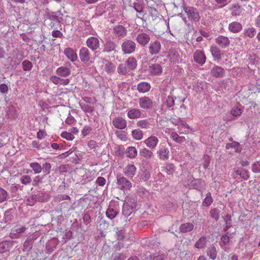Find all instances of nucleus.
<instances>
[{
    "mask_svg": "<svg viewBox=\"0 0 260 260\" xmlns=\"http://www.w3.org/2000/svg\"><path fill=\"white\" fill-rule=\"evenodd\" d=\"M242 109L240 106H236L233 108L231 110V114L234 116H239L242 114Z\"/></svg>",
    "mask_w": 260,
    "mask_h": 260,
    "instance_id": "50",
    "label": "nucleus"
},
{
    "mask_svg": "<svg viewBox=\"0 0 260 260\" xmlns=\"http://www.w3.org/2000/svg\"><path fill=\"white\" fill-rule=\"evenodd\" d=\"M139 107L144 110L151 109L153 107L152 100L148 96H143L139 99Z\"/></svg>",
    "mask_w": 260,
    "mask_h": 260,
    "instance_id": "7",
    "label": "nucleus"
},
{
    "mask_svg": "<svg viewBox=\"0 0 260 260\" xmlns=\"http://www.w3.org/2000/svg\"><path fill=\"white\" fill-rule=\"evenodd\" d=\"M136 40L141 46L145 47L149 43L150 38L147 33L140 32L137 35Z\"/></svg>",
    "mask_w": 260,
    "mask_h": 260,
    "instance_id": "9",
    "label": "nucleus"
},
{
    "mask_svg": "<svg viewBox=\"0 0 260 260\" xmlns=\"http://www.w3.org/2000/svg\"><path fill=\"white\" fill-rule=\"evenodd\" d=\"M210 74L217 78H222L225 75V70L221 67L214 65L210 70Z\"/></svg>",
    "mask_w": 260,
    "mask_h": 260,
    "instance_id": "12",
    "label": "nucleus"
},
{
    "mask_svg": "<svg viewBox=\"0 0 260 260\" xmlns=\"http://www.w3.org/2000/svg\"><path fill=\"white\" fill-rule=\"evenodd\" d=\"M242 28V25L237 21L231 23L229 25V30L234 33L239 32Z\"/></svg>",
    "mask_w": 260,
    "mask_h": 260,
    "instance_id": "30",
    "label": "nucleus"
},
{
    "mask_svg": "<svg viewBox=\"0 0 260 260\" xmlns=\"http://www.w3.org/2000/svg\"><path fill=\"white\" fill-rule=\"evenodd\" d=\"M149 258L150 260H165L164 255L159 253L149 255Z\"/></svg>",
    "mask_w": 260,
    "mask_h": 260,
    "instance_id": "49",
    "label": "nucleus"
},
{
    "mask_svg": "<svg viewBox=\"0 0 260 260\" xmlns=\"http://www.w3.org/2000/svg\"><path fill=\"white\" fill-rule=\"evenodd\" d=\"M51 166L49 162H46L43 164L42 167L43 172L46 174H48L50 172Z\"/></svg>",
    "mask_w": 260,
    "mask_h": 260,
    "instance_id": "62",
    "label": "nucleus"
},
{
    "mask_svg": "<svg viewBox=\"0 0 260 260\" xmlns=\"http://www.w3.org/2000/svg\"><path fill=\"white\" fill-rule=\"evenodd\" d=\"M121 48L124 54H130L135 52L137 44L132 40L125 39L121 44Z\"/></svg>",
    "mask_w": 260,
    "mask_h": 260,
    "instance_id": "2",
    "label": "nucleus"
},
{
    "mask_svg": "<svg viewBox=\"0 0 260 260\" xmlns=\"http://www.w3.org/2000/svg\"><path fill=\"white\" fill-rule=\"evenodd\" d=\"M222 218L225 222L223 225V231L225 232L232 226V215L228 214Z\"/></svg>",
    "mask_w": 260,
    "mask_h": 260,
    "instance_id": "25",
    "label": "nucleus"
},
{
    "mask_svg": "<svg viewBox=\"0 0 260 260\" xmlns=\"http://www.w3.org/2000/svg\"><path fill=\"white\" fill-rule=\"evenodd\" d=\"M8 193L4 188L0 187V203H3L7 200Z\"/></svg>",
    "mask_w": 260,
    "mask_h": 260,
    "instance_id": "52",
    "label": "nucleus"
},
{
    "mask_svg": "<svg viewBox=\"0 0 260 260\" xmlns=\"http://www.w3.org/2000/svg\"><path fill=\"white\" fill-rule=\"evenodd\" d=\"M183 10L186 14L187 18L192 23H197L200 20L201 17L198 9L193 7H183Z\"/></svg>",
    "mask_w": 260,
    "mask_h": 260,
    "instance_id": "1",
    "label": "nucleus"
},
{
    "mask_svg": "<svg viewBox=\"0 0 260 260\" xmlns=\"http://www.w3.org/2000/svg\"><path fill=\"white\" fill-rule=\"evenodd\" d=\"M193 59L197 63L203 65L206 62V57L203 51L197 50L193 54Z\"/></svg>",
    "mask_w": 260,
    "mask_h": 260,
    "instance_id": "14",
    "label": "nucleus"
},
{
    "mask_svg": "<svg viewBox=\"0 0 260 260\" xmlns=\"http://www.w3.org/2000/svg\"><path fill=\"white\" fill-rule=\"evenodd\" d=\"M171 138L177 143H181L185 140L184 137L179 136L176 133L172 132L171 134Z\"/></svg>",
    "mask_w": 260,
    "mask_h": 260,
    "instance_id": "47",
    "label": "nucleus"
},
{
    "mask_svg": "<svg viewBox=\"0 0 260 260\" xmlns=\"http://www.w3.org/2000/svg\"><path fill=\"white\" fill-rule=\"evenodd\" d=\"M20 180L21 182L24 185L29 184L32 181L31 177L26 175H22Z\"/></svg>",
    "mask_w": 260,
    "mask_h": 260,
    "instance_id": "59",
    "label": "nucleus"
},
{
    "mask_svg": "<svg viewBox=\"0 0 260 260\" xmlns=\"http://www.w3.org/2000/svg\"><path fill=\"white\" fill-rule=\"evenodd\" d=\"M137 125L142 128H149L150 123L148 120L144 119L138 121L137 122Z\"/></svg>",
    "mask_w": 260,
    "mask_h": 260,
    "instance_id": "46",
    "label": "nucleus"
},
{
    "mask_svg": "<svg viewBox=\"0 0 260 260\" xmlns=\"http://www.w3.org/2000/svg\"><path fill=\"white\" fill-rule=\"evenodd\" d=\"M79 58L81 62L85 64H88L91 58L89 50L87 47H82L79 50Z\"/></svg>",
    "mask_w": 260,
    "mask_h": 260,
    "instance_id": "6",
    "label": "nucleus"
},
{
    "mask_svg": "<svg viewBox=\"0 0 260 260\" xmlns=\"http://www.w3.org/2000/svg\"><path fill=\"white\" fill-rule=\"evenodd\" d=\"M132 135L134 139L140 140L142 139L143 133L141 129H135L132 132Z\"/></svg>",
    "mask_w": 260,
    "mask_h": 260,
    "instance_id": "39",
    "label": "nucleus"
},
{
    "mask_svg": "<svg viewBox=\"0 0 260 260\" xmlns=\"http://www.w3.org/2000/svg\"><path fill=\"white\" fill-rule=\"evenodd\" d=\"M137 168L133 164H128L124 169L123 173L128 178H132L135 175Z\"/></svg>",
    "mask_w": 260,
    "mask_h": 260,
    "instance_id": "18",
    "label": "nucleus"
},
{
    "mask_svg": "<svg viewBox=\"0 0 260 260\" xmlns=\"http://www.w3.org/2000/svg\"><path fill=\"white\" fill-rule=\"evenodd\" d=\"M128 153L127 157L131 158H134L137 155V151L135 147H128L126 149Z\"/></svg>",
    "mask_w": 260,
    "mask_h": 260,
    "instance_id": "43",
    "label": "nucleus"
},
{
    "mask_svg": "<svg viewBox=\"0 0 260 260\" xmlns=\"http://www.w3.org/2000/svg\"><path fill=\"white\" fill-rule=\"evenodd\" d=\"M240 177L245 180H247L249 178V174L248 171L243 168L240 169Z\"/></svg>",
    "mask_w": 260,
    "mask_h": 260,
    "instance_id": "60",
    "label": "nucleus"
},
{
    "mask_svg": "<svg viewBox=\"0 0 260 260\" xmlns=\"http://www.w3.org/2000/svg\"><path fill=\"white\" fill-rule=\"evenodd\" d=\"M158 157L161 160H167L170 157V146L166 142L161 143L157 151Z\"/></svg>",
    "mask_w": 260,
    "mask_h": 260,
    "instance_id": "4",
    "label": "nucleus"
},
{
    "mask_svg": "<svg viewBox=\"0 0 260 260\" xmlns=\"http://www.w3.org/2000/svg\"><path fill=\"white\" fill-rule=\"evenodd\" d=\"M117 45L116 42L108 38L105 40L104 44L103 52L105 53H117Z\"/></svg>",
    "mask_w": 260,
    "mask_h": 260,
    "instance_id": "5",
    "label": "nucleus"
},
{
    "mask_svg": "<svg viewBox=\"0 0 260 260\" xmlns=\"http://www.w3.org/2000/svg\"><path fill=\"white\" fill-rule=\"evenodd\" d=\"M37 202L36 194H32L26 200V204L28 206H34Z\"/></svg>",
    "mask_w": 260,
    "mask_h": 260,
    "instance_id": "55",
    "label": "nucleus"
},
{
    "mask_svg": "<svg viewBox=\"0 0 260 260\" xmlns=\"http://www.w3.org/2000/svg\"><path fill=\"white\" fill-rule=\"evenodd\" d=\"M225 147L227 149L233 148L236 152H238L240 147V144L238 142L234 141L231 143H228Z\"/></svg>",
    "mask_w": 260,
    "mask_h": 260,
    "instance_id": "56",
    "label": "nucleus"
},
{
    "mask_svg": "<svg viewBox=\"0 0 260 260\" xmlns=\"http://www.w3.org/2000/svg\"><path fill=\"white\" fill-rule=\"evenodd\" d=\"M158 142L157 138L153 136L148 137L144 141L147 146L151 149H153L156 147Z\"/></svg>",
    "mask_w": 260,
    "mask_h": 260,
    "instance_id": "23",
    "label": "nucleus"
},
{
    "mask_svg": "<svg viewBox=\"0 0 260 260\" xmlns=\"http://www.w3.org/2000/svg\"><path fill=\"white\" fill-rule=\"evenodd\" d=\"M252 171L254 173H260V161H257L252 165Z\"/></svg>",
    "mask_w": 260,
    "mask_h": 260,
    "instance_id": "61",
    "label": "nucleus"
},
{
    "mask_svg": "<svg viewBox=\"0 0 260 260\" xmlns=\"http://www.w3.org/2000/svg\"><path fill=\"white\" fill-rule=\"evenodd\" d=\"M125 64L129 71H133L137 67V60L134 57L130 56L126 60Z\"/></svg>",
    "mask_w": 260,
    "mask_h": 260,
    "instance_id": "22",
    "label": "nucleus"
},
{
    "mask_svg": "<svg viewBox=\"0 0 260 260\" xmlns=\"http://www.w3.org/2000/svg\"><path fill=\"white\" fill-rule=\"evenodd\" d=\"M29 166L34 171L35 174H39L42 170V166L38 162H31Z\"/></svg>",
    "mask_w": 260,
    "mask_h": 260,
    "instance_id": "45",
    "label": "nucleus"
},
{
    "mask_svg": "<svg viewBox=\"0 0 260 260\" xmlns=\"http://www.w3.org/2000/svg\"><path fill=\"white\" fill-rule=\"evenodd\" d=\"M23 70L25 71H28L31 70L32 64L28 60H25L22 62Z\"/></svg>",
    "mask_w": 260,
    "mask_h": 260,
    "instance_id": "53",
    "label": "nucleus"
},
{
    "mask_svg": "<svg viewBox=\"0 0 260 260\" xmlns=\"http://www.w3.org/2000/svg\"><path fill=\"white\" fill-rule=\"evenodd\" d=\"M127 117L131 119H138L141 117V110L137 108H132L127 111Z\"/></svg>",
    "mask_w": 260,
    "mask_h": 260,
    "instance_id": "21",
    "label": "nucleus"
},
{
    "mask_svg": "<svg viewBox=\"0 0 260 260\" xmlns=\"http://www.w3.org/2000/svg\"><path fill=\"white\" fill-rule=\"evenodd\" d=\"M86 45L92 51H94L100 47V41L97 38L90 37L87 39Z\"/></svg>",
    "mask_w": 260,
    "mask_h": 260,
    "instance_id": "13",
    "label": "nucleus"
},
{
    "mask_svg": "<svg viewBox=\"0 0 260 260\" xmlns=\"http://www.w3.org/2000/svg\"><path fill=\"white\" fill-rule=\"evenodd\" d=\"M213 199L211 197L210 192H208L206 194V198L202 202V206L204 207H208L213 203Z\"/></svg>",
    "mask_w": 260,
    "mask_h": 260,
    "instance_id": "42",
    "label": "nucleus"
},
{
    "mask_svg": "<svg viewBox=\"0 0 260 260\" xmlns=\"http://www.w3.org/2000/svg\"><path fill=\"white\" fill-rule=\"evenodd\" d=\"M129 6L132 7L134 9L142 16H144V9L145 4L143 1H139L136 2H133L132 0L129 1Z\"/></svg>",
    "mask_w": 260,
    "mask_h": 260,
    "instance_id": "11",
    "label": "nucleus"
},
{
    "mask_svg": "<svg viewBox=\"0 0 260 260\" xmlns=\"http://www.w3.org/2000/svg\"><path fill=\"white\" fill-rule=\"evenodd\" d=\"M117 188L123 191L129 190L132 187L131 182L121 174L116 176Z\"/></svg>",
    "mask_w": 260,
    "mask_h": 260,
    "instance_id": "3",
    "label": "nucleus"
},
{
    "mask_svg": "<svg viewBox=\"0 0 260 260\" xmlns=\"http://www.w3.org/2000/svg\"><path fill=\"white\" fill-rule=\"evenodd\" d=\"M127 68L125 64H120L117 68V72L119 74L125 75L127 73Z\"/></svg>",
    "mask_w": 260,
    "mask_h": 260,
    "instance_id": "48",
    "label": "nucleus"
},
{
    "mask_svg": "<svg viewBox=\"0 0 260 260\" xmlns=\"http://www.w3.org/2000/svg\"><path fill=\"white\" fill-rule=\"evenodd\" d=\"M210 52L215 60H219L221 58V50L216 46H212L210 48Z\"/></svg>",
    "mask_w": 260,
    "mask_h": 260,
    "instance_id": "31",
    "label": "nucleus"
},
{
    "mask_svg": "<svg viewBox=\"0 0 260 260\" xmlns=\"http://www.w3.org/2000/svg\"><path fill=\"white\" fill-rule=\"evenodd\" d=\"M150 177V174L146 169L141 170L138 173L137 178L138 181H146Z\"/></svg>",
    "mask_w": 260,
    "mask_h": 260,
    "instance_id": "28",
    "label": "nucleus"
},
{
    "mask_svg": "<svg viewBox=\"0 0 260 260\" xmlns=\"http://www.w3.org/2000/svg\"><path fill=\"white\" fill-rule=\"evenodd\" d=\"M140 154L146 159H149L153 156L152 152L146 148L142 149L140 151Z\"/></svg>",
    "mask_w": 260,
    "mask_h": 260,
    "instance_id": "41",
    "label": "nucleus"
},
{
    "mask_svg": "<svg viewBox=\"0 0 260 260\" xmlns=\"http://www.w3.org/2000/svg\"><path fill=\"white\" fill-rule=\"evenodd\" d=\"M113 260H125L126 256L123 253H114L113 254Z\"/></svg>",
    "mask_w": 260,
    "mask_h": 260,
    "instance_id": "64",
    "label": "nucleus"
},
{
    "mask_svg": "<svg viewBox=\"0 0 260 260\" xmlns=\"http://www.w3.org/2000/svg\"><path fill=\"white\" fill-rule=\"evenodd\" d=\"M92 131L91 126L89 125H85L82 131V135L83 137H86L89 135Z\"/></svg>",
    "mask_w": 260,
    "mask_h": 260,
    "instance_id": "63",
    "label": "nucleus"
},
{
    "mask_svg": "<svg viewBox=\"0 0 260 260\" xmlns=\"http://www.w3.org/2000/svg\"><path fill=\"white\" fill-rule=\"evenodd\" d=\"M118 213V212L115 209L111 207H109L106 211V214L108 218L110 219H113L116 216Z\"/></svg>",
    "mask_w": 260,
    "mask_h": 260,
    "instance_id": "37",
    "label": "nucleus"
},
{
    "mask_svg": "<svg viewBox=\"0 0 260 260\" xmlns=\"http://www.w3.org/2000/svg\"><path fill=\"white\" fill-rule=\"evenodd\" d=\"M220 210L217 208L211 209L210 211V217L217 221L219 219Z\"/></svg>",
    "mask_w": 260,
    "mask_h": 260,
    "instance_id": "38",
    "label": "nucleus"
},
{
    "mask_svg": "<svg viewBox=\"0 0 260 260\" xmlns=\"http://www.w3.org/2000/svg\"><path fill=\"white\" fill-rule=\"evenodd\" d=\"M124 204H126L129 206L136 208L137 199L133 197L127 196L124 201Z\"/></svg>",
    "mask_w": 260,
    "mask_h": 260,
    "instance_id": "34",
    "label": "nucleus"
},
{
    "mask_svg": "<svg viewBox=\"0 0 260 260\" xmlns=\"http://www.w3.org/2000/svg\"><path fill=\"white\" fill-rule=\"evenodd\" d=\"M115 67L111 62H108L105 65V70L108 73H113L115 71Z\"/></svg>",
    "mask_w": 260,
    "mask_h": 260,
    "instance_id": "51",
    "label": "nucleus"
},
{
    "mask_svg": "<svg viewBox=\"0 0 260 260\" xmlns=\"http://www.w3.org/2000/svg\"><path fill=\"white\" fill-rule=\"evenodd\" d=\"M35 239L36 238H35L34 236L27 238L23 244V250L26 252L30 251L32 249L33 243Z\"/></svg>",
    "mask_w": 260,
    "mask_h": 260,
    "instance_id": "26",
    "label": "nucleus"
},
{
    "mask_svg": "<svg viewBox=\"0 0 260 260\" xmlns=\"http://www.w3.org/2000/svg\"><path fill=\"white\" fill-rule=\"evenodd\" d=\"M113 33L116 38L120 39L126 36L127 30L123 25H117L113 27Z\"/></svg>",
    "mask_w": 260,
    "mask_h": 260,
    "instance_id": "8",
    "label": "nucleus"
},
{
    "mask_svg": "<svg viewBox=\"0 0 260 260\" xmlns=\"http://www.w3.org/2000/svg\"><path fill=\"white\" fill-rule=\"evenodd\" d=\"M207 254L212 259H215L217 256V250L214 244L209 246L207 251Z\"/></svg>",
    "mask_w": 260,
    "mask_h": 260,
    "instance_id": "32",
    "label": "nucleus"
},
{
    "mask_svg": "<svg viewBox=\"0 0 260 260\" xmlns=\"http://www.w3.org/2000/svg\"><path fill=\"white\" fill-rule=\"evenodd\" d=\"M64 53L68 58L73 62L76 61L78 58L77 54L71 48H66L64 50Z\"/></svg>",
    "mask_w": 260,
    "mask_h": 260,
    "instance_id": "24",
    "label": "nucleus"
},
{
    "mask_svg": "<svg viewBox=\"0 0 260 260\" xmlns=\"http://www.w3.org/2000/svg\"><path fill=\"white\" fill-rule=\"evenodd\" d=\"M113 126L118 129H124L126 127V121L122 117H117L112 120Z\"/></svg>",
    "mask_w": 260,
    "mask_h": 260,
    "instance_id": "16",
    "label": "nucleus"
},
{
    "mask_svg": "<svg viewBox=\"0 0 260 260\" xmlns=\"http://www.w3.org/2000/svg\"><path fill=\"white\" fill-rule=\"evenodd\" d=\"M135 210V208H133L129 205L124 204L123 205L122 213L125 217L129 216Z\"/></svg>",
    "mask_w": 260,
    "mask_h": 260,
    "instance_id": "35",
    "label": "nucleus"
},
{
    "mask_svg": "<svg viewBox=\"0 0 260 260\" xmlns=\"http://www.w3.org/2000/svg\"><path fill=\"white\" fill-rule=\"evenodd\" d=\"M13 246L12 241H4L0 243V254L9 252Z\"/></svg>",
    "mask_w": 260,
    "mask_h": 260,
    "instance_id": "19",
    "label": "nucleus"
},
{
    "mask_svg": "<svg viewBox=\"0 0 260 260\" xmlns=\"http://www.w3.org/2000/svg\"><path fill=\"white\" fill-rule=\"evenodd\" d=\"M116 237L118 240H123L124 238V232L123 230L119 228H116Z\"/></svg>",
    "mask_w": 260,
    "mask_h": 260,
    "instance_id": "57",
    "label": "nucleus"
},
{
    "mask_svg": "<svg viewBox=\"0 0 260 260\" xmlns=\"http://www.w3.org/2000/svg\"><path fill=\"white\" fill-rule=\"evenodd\" d=\"M215 42L222 48H225L229 46L230 40L227 37L219 36L215 39Z\"/></svg>",
    "mask_w": 260,
    "mask_h": 260,
    "instance_id": "17",
    "label": "nucleus"
},
{
    "mask_svg": "<svg viewBox=\"0 0 260 260\" xmlns=\"http://www.w3.org/2000/svg\"><path fill=\"white\" fill-rule=\"evenodd\" d=\"M161 47V45L159 41L155 40L151 41L148 47L149 53L151 55L158 54L160 51Z\"/></svg>",
    "mask_w": 260,
    "mask_h": 260,
    "instance_id": "10",
    "label": "nucleus"
},
{
    "mask_svg": "<svg viewBox=\"0 0 260 260\" xmlns=\"http://www.w3.org/2000/svg\"><path fill=\"white\" fill-rule=\"evenodd\" d=\"M165 170L167 174L172 175L175 172L176 167L173 164L168 162L166 164Z\"/></svg>",
    "mask_w": 260,
    "mask_h": 260,
    "instance_id": "44",
    "label": "nucleus"
},
{
    "mask_svg": "<svg viewBox=\"0 0 260 260\" xmlns=\"http://www.w3.org/2000/svg\"><path fill=\"white\" fill-rule=\"evenodd\" d=\"M206 245V238L201 237L195 243L194 247L198 249L204 248Z\"/></svg>",
    "mask_w": 260,
    "mask_h": 260,
    "instance_id": "36",
    "label": "nucleus"
},
{
    "mask_svg": "<svg viewBox=\"0 0 260 260\" xmlns=\"http://www.w3.org/2000/svg\"><path fill=\"white\" fill-rule=\"evenodd\" d=\"M12 211V209H9L5 211L4 217L6 222H9L12 219L13 217Z\"/></svg>",
    "mask_w": 260,
    "mask_h": 260,
    "instance_id": "54",
    "label": "nucleus"
},
{
    "mask_svg": "<svg viewBox=\"0 0 260 260\" xmlns=\"http://www.w3.org/2000/svg\"><path fill=\"white\" fill-rule=\"evenodd\" d=\"M231 10L233 16L239 15L241 12V7L238 4H235L232 6Z\"/></svg>",
    "mask_w": 260,
    "mask_h": 260,
    "instance_id": "40",
    "label": "nucleus"
},
{
    "mask_svg": "<svg viewBox=\"0 0 260 260\" xmlns=\"http://www.w3.org/2000/svg\"><path fill=\"white\" fill-rule=\"evenodd\" d=\"M193 225L191 223H184L181 224L179 230L180 232L185 233L191 231L193 229Z\"/></svg>",
    "mask_w": 260,
    "mask_h": 260,
    "instance_id": "33",
    "label": "nucleus"
},
{
    "mask_svg": "<svg viewBox=\"0 0 260 260\" xmlns=\"http://www.w3.org/2000/svg\"><path fill=\"white\" fill-rule=\"evenodd\" d=\"M47 18L51 20V23L49 26L51 28H54L60 22L61 17H59L56 15L55 12H51L47 14Z\"/></svg>",
    "mask_w": 260,
    "mask_h": 260,
    "instance_id": "15",
    "label": "nucleus"
},
{
    "mask_svg": "<svg viewBox=\"0 0 260 260\" xmlns=\"http://www.w3.org/2000/svg\"><path fill=\"white\" fill-rule=\"evenodd\" d=\"M56 74L61 77H67L71 74V70L67 67L61 66L56 71Z\"/></svg>",
    "mask_w": 260,
    "mask_h": 260,
    "instance_id": "29",
    "label": "nucleus"
},
{
    "mask_svg": "<svg viewBox=\"0 0 260 260\" xmlns=\"http://www.w3.org/2000/svg\"><path fill=\"white\" fill-rule=\"evenodd\" d=\"M149 72L153 76H159L162 72L161 66L158 63L152 64L149 66Z\"/></svg>",
    "mask_w": 260,
    "mask_h": 260,
    "instance_id": "20",
    "label": "nucleus"
},
{
    "mask_svg": "<svg viewBox=\"0 0 260 260\" xmlns=\"http://www.w3.org/2000/svg\"><path fill=\"white\" fill-rule=\"evenodd\" d=\"M151 85L149 83L147 82H141L137 85V90L139 92L145 93L150 90Z\"/></svg>",
    "mask_w": 260,
    "mask_h": 260,
    "instance_id": "27",
    "label": "nucleus"
},
{
    "mask_svg": "<svg viewBox=\"0 0 260 260\" xmlns=\"http://www.w3.org/2000/svg\"><path fill=\"white\" fill-rule=\"evenodd\" d=\"M255 32V29L253 27L248 28L244 30V35L249 38H253Z\"/></svg>",
    "mask_w": 260,
    "mask_h": 260,
    "instance_id": "58",
    "label": "nucleus"
}]
</instances>
